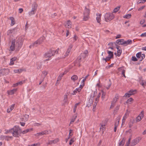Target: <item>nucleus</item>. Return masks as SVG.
I'll use <instances>...</instances> for the list:
<instances>
[{"mask_svg": "<svg viewBox=\"0 0 146 146\" xmlns=\"http://www.w3.org/2000/svg\"><path fill=\"white\" fill-rule=\"evenodd\" d=\"M86 56V55H85L84 54L82 53L77 58V59L78 60V62L79 63H80V60L82 58L84 59V58Z\"/></svg>", "mask_w": 146, "mask_h": 146, "instance_id": "f8f14e48", "label": "nucleus"}, {"mask_svg": "<svg viewBox=\"0 0 146 146\" xmlns=\"http://www.w3.org/2000/svg\"><path fill=\"white\" fill-rule=\"evenodd\" d=\"M78 78V76L76 75H74L71 78V80L75 82Z\"/></svg>", "mask_w": 146, "mask_h": 146, "instance_id": "393cba45", "label": "nucleus"}, {"mask_svg": "<svg viewBox=\"0 0 146 146\" xmlns=\"http://www.w3.org/2000/svg\"><path fill=\"white\" fill-rule=\"evenodd\" d=\"M108 53V56H110L111 58L113 57V52L111 51L107 50Z\"/></svg>", "mask_w": 146, "mask_h": 146, "instance_id": "4be33fe9", "label": "nucleus"}, {"mask_svg": "<svg viewBox=\"0 0 146 146\" xmlns=\"http://www.w3.org/2000/svg\"><path fill=\"white\" fill-rule=\"evenodd\" d=\"M104 17L106 21L109 22L113 19L114 16L112 13H107L105 14Z\"/></svg>", "mask_w": 146, "mask_h": 146, "instance_id": "7ed1b4c3", "label": "nucleus"}, {"mask_svg": "<svg viewBox=\"0 0 146 146\" xmlns=\"http://www.w3.org/2000/svg\"><path fill=\"white\" fill-rule=\"evenodd\" d=\"M9 19L11 21V26H13L15 24V22L14 17H10Z\"/></svg>", "mask_w": 146, "mask_h": 146, "instance_id": "dca6fc26", "label": "nucleus"}, {"mask_svg": "<svg viewBox=\"0 0 146 146\" xmlns=\"http://www.w3.org/2000/svg\"><path fill=\"white\" fill-rule=\"evenodd\" d=\"M32 7L36 10L37 7V5L36 3V2H34L32 5Z\"/></svg>", "mask_w": 146, "mask_h": 146, "instance_id": "bb28decb", "label": "nucleus"}, {"mask_svg": "<svg viewBox=\"0 0 146 146\" xmlns=\"http://www.w3.org/2000/svg\"><path fill=\"white\" fill-rule=\"evenodd\" d=\"M76 117L77 116H76L74 118L72 119L70 122V123H73L75 121V119Z\"/></svg>", "mask_w": 146, "mask_h": 146, "instance_id": "5fc2aeb1", "label": "nucleus"}, {"mask_svg": "<svg viewBox=\"0 0 146 146\" xmlns=\"http://www.w3.org/2000/svg\"><path fill=\"white\" fill-rule=\"evenodd\" d=\"M136 92V90H130L127 93L125 94L124 97H129L131 95L135 94Z\"/></svg>", "mask_w": 146, "mask_h": 146, "instance_id": "0eeeda50", "label": "nucleus"}, {"mask_svg": "<svg viewBox=\"0 0 146 146\" xmlns=\"http://www.w3.org/2000/svg\"><path fill=\"white\" fill-rule=\"evenodd\" d=\"M102 98L103 100L105 98V96L106 95V93L105 92H104L103 91H102Z\"/></svg>", "mask_w": 146, "mask_h": 146, "instance_id": "79ce46f5", "label": "nucleus"}, {"mask_svg": "<svg viewBox=\"0 0 146 146\" xmlns=\"http://www.w3.org/2000/svg\"><path fill=\"white\" fill-rule=\"evenodd\" d=\"M26 130V131L27 132H27L30 131H33V128H30V129H26L25 130Z\"/></svg>", "mask_w": 146, "mask_h": 146, "instance_id": "052dcab7", "label": "nucleus"}, {"mask_svg": "<svg viewBox=\"0 0 146 146\" xmlns=\"http://www.w3.org/2000/svg\"><path fill=\"white\" fill-rule=\"evenodd\" d=\"M96 15L97 16L96 19L97 22L98 23H100L101 21V14L99 13H97L96 14Z\"/></svg>", "mask_w": 146, "mask_h": 146, "instance_id": "4468645a", "label": "nucleus"}, {"mask_svg": "<svg viewBox=\"0 0 146 146\" xmlns=\"http://www.w3.org/2000/svg\"><path fill=\"white\" fill-rule=\"evenodd\" d=\"M109 81H110V82H109V85H108V86L107 87H106V88L107 89H108L110 88V86L111 85V83L110 82V80Z\"/></svg>", "mask_w": 146, "mask_h": 146, "instance_id": "603ef678", "label": "nucleus"}, {"mask_svg": "<svg viewBox=\"0 0 146 146\" xmlns=\"http://www.w3.org/2000/svg\"><path fill=\"white\" fill-rule=\"evenodd\" d=\"M127 42V44H130L132 43V41L131 40H128L127 41H126Z\"/></svg>", "mask_w": 146, "mask_h": 146, "instance_id": "49530a36", "label": "nucleus"}, {"mask_svg": "<svg viewBox=\"0 0 146 146\" xmlns=\"http://www.w3.org/2000/svg\"><path fill=\"white\" fill-rule=\"evenodd\" d=\"M57 52V53L58 52V50H55L52 49L50 50L49 51L46 52L44 54V56L45 58L48 57L50 58L52 56H54L55 53Z\"/></svg>", "mask_w": 146, "mask_h": 146, "instance_id": "f03ea898", "label": "nucleus"}, {"mask_svg": "<svg viewBox=\"0 0 146 146\" xmlns=\"http://www.w3.org/2000/svg\"><path fill=\"white\" fill-rule=\"evenodd\" d=\"M8 94L9 95H13L14 94V93L12 90H11L9 91H8Z\"/></svg>", "mask_w": 146, "mask_h": 146, "instance_id": "de8ad7c7", "label": "nucleus"}, {"mask_svg": "<svg viewBox=\"0 0 146 146\" xmlns=\"http://www.w3.org/2000/svg\"><path fill=\"white\" fill-rule=\"evenodd\" d=\"M90 13V10L89 9H87L86 7H85V9L84 13V15H89Z\"/></svg>", "mask_w": 146, "mask_h": 146, "instance_id": "aec40b11", "label": "nucleus"}, {"mask_svg": "<svg viewBox=\"0 0 146 146\" xmlns=\"http://www.w3.org/2000/svg\"><path fill=\"white\" fill-rule=\"evenodd\" d=\"M128 115H129V113L127 112H126L125 113V114L123 118V119H122L123 122V120L124 121H125V120L127 118V116Z\"/></svg>", "mask_w": 146, "mask_h": 146, "instance_id": "c85d7f7f", "label": "nucleus"}, {"mask_svg": "<svg viewBox=\"0 0 146 146\" xmlns=\"http://www.w3.org/2000/svg\"><path fill=\"white\" fill-rule=\"evenodd\" d=\"M17 129H18V131H19V132L20 133V134L21 135V134L22 133V131L21 129L19 127V126H16Z\"/></svg>", "mask_w": 146, "mask_h": 146, "instance_id": "a19ab883", "label": "nucleus"}, {"mask_svg": "<svg viewBox=\"0 0 146 146\" xmlns=\"http://www.w3.org/2000/svg\"><path fill=\"white\" fill-rule=\"evenodd\" d=\"M125 139L123 138L122 139V140L119 143V145L121 146H123L125 141Z\"/></svg>", "mask_w": 146, "mask_h": 146, "instance_id": "412c9836", "label": "nucleus"}, {"mask_svg": "<svg viewBox=\"0 0 146 146\" xmlns=\"http://www.w3.org/2000/svg\"><path fill=\"white\" fill-rule=\"evenodd\" d=\"M144 111H142L136 117V121L137 122H139L141 121V119L144 116Z\"/></svg>", "mask_w": 146, "mask_h": 146, "instance_id": "6e6552de", "label": "nucleus"}, {"mask_svg": "<svg viewBox=\"0 0 146 146\" xmlns=\"http://www.w3.org/2000/svg\"><path fill=\"white\" fill-rule=\"evenodd\" d=\"M9 72V70L7 68L1 69L0 70V74L2 76L6 75L8 74Z\"/></svg>", "mask_w": 146, "mask_h": 146, "instance_id": "39448f33", "label": "nucleus"}, {"mask_svg": "<svg viewBox=\"0 0 146 146\" xmlns=\"http://www.w3.org/2000/svg\"><path fill=\"white\" fill-rule=\"evenodd\" d=\"M84 17L83 18V20L84 21H87L88 20L89 18V15H84Z\"/></svg>", "mask_w": 146, "mask_h": 146, "instance_id": "5701e85b", "label": "nucleus"}, {"mask_svg": "<svg viewBox=\"0 0 146 146\" xmlns=\"http://www.w3.org/2000/svg\"><path fill=\"white\" fill-rule=\"evenodd\" d=\"M131 140V138L130 137L129 138L128 141L126 143V144L127 145V146H129V145L130 143V141Z\"/></svg>", "mask_w": 146, "mask_h": 146, "instance_id": "8fccbe9b", "label": "nucleus"}, {"mask_svg": "<svg viewBox=\"0 0 146 146\" xmlns=\"http://www.w3.org/2000/svg\"><path fill=\"white\" fill-rule=\"evenodd\" d=\"M139 138H137L133 140L131 143V146H134L137 144L140 140Z\"/></svg>", "mask_w": 146, "mask_h": 146, "instance_id": "1a4fd4ad", "label": "nucleus"}, {"mask_svg": "<svg viewBox=\"0 0 146 146\" xmlns=\"http://www.w3.org/2000/svg\"><path fill=\"white\" fill-rule=\"evenodd\" d=\"M12 134L14 137H19L21 136V135L18 131V129H17L16 126H15L13 128V131Z\"/></svg>", "mask_w": 146, "mask_h": 146, "instance_id": "20e7f679", "label": "nucleus"}, {"mask_svg": "<svg viewBox=\"0 0 146 146\" xmlns=\"http://www.w3.org/2000/svg\"><path fill=\"white\" fill-rule=\"evenodd\" d=\"M74 142V141L73 140V138L71 139L70 141V142H69V145H71Z\"/></svg>", "mask_w": 146, "mask_h": 146, "instance_id": "864d4df0", "label": "nucleus"}, {"mask_svg": "<svg viewBox=\"0 0 146 146\" xmlns=\"http://www.w3.org/2000/svg\"><path fill=\"white\" fill-rule=\"evenodd\" d=\"M146 1V0H140L137 2V4H139L141 3H144Z\"/></svg>", "mask_w": 146, "mask_h": 146, "instance_id": "58836bf2", "label": "nucleus"}, {"mask_svg": "<svg viewBox=\"0 0 146 146\" xmlns=\"http://www.w3.org/2000/svg\"><path fill=\"white\" fill-rule=\"evenodd\" d=\"M67 96H68L67 95H65L64 96V99L63 100V101L64 103H66L67 102Z\"/></svg>", "mask_w": 146, "mask_h": 146, "instance_id": "2f4dec72", "label": "nucleus"}, {"mask_svg": "<svg viewBox=\"0 0 146 146\" xmlns=\"http://www.w3.org/2000/svg\"><path fill=\"white\" fill-rule=\"evenodd\" d=\"M82 53L84 54L85 55H86V56L88 54V50H86L84 52Z\"/></svg>", "mask_w": 146, "mask_h": 146, "instance_id": "774afa93", "label": "nucleus"}, {"mask_svg": "<svg viewBox=\"0 0 146 146\" xmlns=\"http://www.w3.org/2000/svg\"><path fill=\"white\" fill-rule=\"evenodd\" d=\"M24 117L26 118V121L29 118V115L27 114H25L24 115Z\"/></svg>", "mask_w": 146, "mask_h": 146, "instance_id": "bf43d9fd", "label": "nucleus"}, {"mask_svg": "<svg viewBox=\"0 0 146 146\" xmlns=\"http://www.w3.org/2000/svg\"><path fill=\"white\" fill-rule=\"evenodd\" d=\"M136 56L138 58H140V61H142L145 58V55L144 54H141V52H139L136 54Z\"/></svg>", "mask_w": 146, "mask_h": 146, "instance_id": "423d86ee", "label": "nucleus"}, {"mask_svg": "<svg viewBox=\"0 0 146 146\" xmlns=\"http://www.w3.org/2000/svg\"><path fill=\"white\" fill-rule=\"evenodd\" d=\"M73 131V130L70 129L69 130V133L68 135V138L67 139H66V142H67L68 141V140L70 138V137L72 136V134H71V133Z\"/></svg>", "mask_w": 146, "mask_h": 146, "instance_id": "a211bd4d", "label": "nucleus"}, {"mask_svg": "<svg viewBox=\"0 0 146 146\" xmlns=\"http://www.w3.org/2000/svg\"><path fill=\"white\" fill-rule=\"evenodd\" d=\"M48 131L46 130L37 133L35 135L36 136H39L41 135H46L48 134Z\"/></svg>", "mask_w": 146, "mask_h": 146, "instance_id": "9b49d317", "label": "nucleus"}, {"mask_svg": "<svg viewBox=\"0 0 146 146\" xmlns=\"http://www.w3.org/2000/svg\"><path fill=\"white\" fill-rule=\"evenodd\" d=\"M77 38V37L76 35H75L73 38L74 42L76 40Z\"/></svg>", "mask_w": 146, "mask_h": 146, "instance_id": "3c124183", "label": "nucleus"}, {"mask_svg": "<svg viewBox=\"0 0 146 146\" xmlns=\"http://www.w3.org/2000/svg\"><path fill=\"white\" fill-rule=\"evenodd\" d=\"M131 60L133 61H136L138 60L137 58L135 56L132 57Z\"/></svg>", "mask_w": 146, "mask_h": 146, "instance_id": "c03bdc74", "label": "nucleus"}, {"mask_svg": "<svg viewBox=\"0 0 146 146\" xmlns=\"http://www.w3.org/2000/svg\"><path fill=\"white\" fill-rule=\"evenodd\" d=\"M101 95V93H99V94L97 95L95 101H98L99 98L100 97Z\"/></svg>", "mask_w": 146, "mask_h": 146, "instance_id": "37998d69", "label": "nucleus"}, {"mask_svg": "<svg viewBox=\"0 0 146 146\" xmlns=\"http://www.w3.org/2000/svg\"><path fill=\"white\" fill-rule=\"evenodd\" d=\"M145 22V19H142L140 22V24L142 25Z\"/></svg>", "mask_w": 146, "mask_h": 146, "instance_id": "0e129e2a", "label": "nucleus"}, {"mask_svg": "<svg viewBox=\"0 0 146 146\" xmlns=\"http://www.w3.org/2000/svg\"><path fill=\"white\" fill-rule=\"evenodd\" d=\"M119 7H118L115 8L113 10V12L114 13H116L119 10Z\"/></svg>", "mask_w": 146, "mask_h": 146, "instance_id": "e433bc0d", "label": "nucleus"}, {"mask_svg": "<svg viewBox=\"0 0 146 146\" xmlns=\"http://www.w3.org/2000/svg\"><path fill=\"white\" fill-rule=\"evenodd\" d=\"M119 121L118 120L117 122H116L114 126H116V127H117L118 126V124H119Z\"/></svg>", "mask_w": 146, "mask_h": 146, "instance_id": "338daca9", "label": "nucleus"}, {"mask_svg": "<svg viewBox=\"0 0 146 146\" xmlns=\"http://www.w3.org/2000/svg\"><path fill=\"white\" fill-rule=\"evenodd\" d=\"M122 50L121 49H119L117 50V56H119L121 53H122Z\"/></svg>", "mask_w": 146, "mask_h": 146, "instance_id": "f704fd0d", "label": "nucleus"}, {"mask_svg": "<svg viewBox=\"0 0 146 146\" xmlns=\"http://www.w3.org/2000/svg\"><path fill=\"white\" fill-rule=\"evenodd\" d=\"M73 47V45L72 44H70L68 48L67 51L66 53V56H68L70 52V51Z\"/></svg>", "mask_w": 146, "mask_h": 146, "instance_id": "ddd939ff", "label": "nucleus"}, {"mask_svg": "<svg viewBox=\"0 0 146 146\" xmlns=\"http://www.w3.org/2000/svg\"><path fill=\"white\" fill-rule=\"evenodd\" d=\"M119 106H116L114 110L113 113H115L116 112H117L119 109Z\"/></svg>", "mask_w": 146, "mask_h": 146, "instance_id": "c9c22d12", "label": "nucleus"}, {"mask_svg": "<svg viewBox=\"0 0 146 146\" xmlns=\"http://www.w3.org/2000/svg\"><path fill=\"white\" fill-rule=\"evenodd\" d=\"M131 14H128L125 15L123 17L124 18L126 19H129L131 17Z\"/></svg>", "mask_w": 146, "mask_h": 146, "instance_id": "72a5a7b5", "label": "nucleus"}, {"mask_svg": "<svg viewBox=\"0 0 146 146\" xmlns=\"http://www.w3.org/2000/svg\"><path fill=\"white\" fill-rule=\"evenodd\" d=\"M35 13L36 12H35V11L34 10H31V11L29 13V15L31 16L32 15L35 14Z\"/></svg>", "mask_w": 146, "mask_h": 146, "instance_id": "4c0bfd02", "label": "nucleus"}, {"mask_svg": "<svg viewBox=\"0 0 146 146\" xmlns=\"http://www.w3.org/2000/svg\"><path fill=\"white\" fill-rule=\"evenodd\" d=\"M13 131V128L11 129H9V130H7V131H6L5 132V134H7L8 133H12V132Z\"/></svg>", "mask_w": 146, "mask_h": 146, "instance_id": "ea45409f", "label": "nucleus"}, {"mask_svg": "<svg viewBox=\"0 0 146 146\" xmlns=\"http://www.w3.org/2000/svg\"><path fill=\"white\" fill-rule=\"evenodd\" d=\"M45 38L44 36H42L38 40L40 44H41L43 41L45 40Z\"/></svg>", "mask_w": 146, "mask_h": 146, "instance_id": "b1692460", "label": "nucleus"}, {"mask_svg": "<svg viewBox=\"0 0 146 146\" xmlns=\"http://www.w3.org/2000/svg\"><path fill=\"white\" fill-rule=\"evenodd\" d=\"M111 58H111L110 57V56H108L106 58H102V60H105V62H107V61H108V60H110V59H111Z\"/></svg>", "mask_w": 146, "mask_h": 146, "instance_id": "7c9ffc66", "label": "nucleus"}, {"mask_svg": "<svg viewBox=\"0 0 146 146\" xmlns=\"http://www.w3.org/2000/svg\"><path fill=\"white\" fill-rule=\"evenodd\" d=\"M42 73L44 75V76L45 77L48 74V72L46 71H44L42 72Z\"/></svg>", "mask_w": 146, "mask_h": 146, "instance_id": "13d9d810", "label": "nucleus"}, {"mask_svg": "<svg viewBox=\"0 0 146 146\" xmlns=\"http://www.w3.org/2000/svg\"><path fill=\"white\" fill-rule=\"evenodd\" d=\"M15 41L13 40L11 42V44L10 46V49L11 50L13 51L15 49Z\"/></svg>", "mask_w": 146, "mask_h": 146, "instance_id": "9d476101", "label": "nucleus"}, {"mask_svg": "<svg viewBox=\"0 0 146 146\" xmlns=\"http://www.w3.org/2000/svg\"><path fill=\"white\" fill-rule=\"evenodd\" d=\"M125 70H122V74L123 75V76L125 78H126V76L125 75Z\"/></svg>", "mask_w": 146, "mask_h": 146, "instance_id": "4d7b16f0", "label": "nucleus"}, {"mask_svg": "<svg viewBox=\"0 0 146 146\" xmlns=\"http://www.w3.org/2000/svg\"><path fill=\"white\" fill-rule=\"evenodd\" d=\"M14 32V29L9 30L7 32V35H9Z\"/></svg>", "mask_w": 146, "mask_h": 146, "instance_id": "c756f323", "label": "nucleus"}, {"mask_svg": "<svg viewBox=\"0 0 146 146\" xmlns=\"http://www.w3.org/2000/svg\"><path fill=\"white\" fill-rule=\"evenodd\" d=\"M115 103H114L111 102V106L110 107V108H113L114 107V106H115Z\"/></svg>", "mask_w": 146, "mask_h": 146, "instance_id": "6e6d98bb", "label": "nucleus"}, {"mask_svg": "<svg viewBox=\"0 0 146 146\" xmlns=\"http://www.w3.org/2000/svg\"><path fill=\"white\" fill-rule=\"evenodd\" d=\"M23 40L21 38H19L17 40L15 48L16 51L18 52L21 48L23 44Z\"/></svg>", "mask_w": 146, "mask_h": 146, "instance_id": "f257e3e1", "label": "nucleus"}, {"mask_svg": "<svg viewBox=\"0 0 146 146\" xmlns=\"http://www.w3.org/2000/svg\"><path fill=\"white\" fill-rule=\"evenodd\" d=\"M22 71V70L21 69L15 70H14V72L15 73H20Z\"/></svg>", "mask_w": 146, "mask_h": 146, "instance_id": "473e14b6", "label": "nucleus"}, {"mask_svg": "<svg viewBox=\"0 0 146 146\" xmlns=\"http://www.w3.org/2000/svg\"><path fill=\"white\" fill-rule=\"evenodd\" d=\"M133 101V99L132 98H130L128 99L126 101V103H129L131 104V102L132 101Z\"/></svg>", "mask_w": 146, "mask_h": 146, "instance_id": "cd10ccee", "label": "nucleus"}, {"mask_svg": "<svg viewBox=\"0 0 146 146\" xmlns=\"http://www.w3.org/2000/svg\"><path fill=\"white\" fill-rule=\"evenodd\" d=\"M15 106V104H13L11 106H10V107L9 108V110H10L12 111V110L14 109Z\"/></svg>", "mask_w": 146, "mask_h": 146, "instance_id": "a18cd8bd", "label": "nucleus"}, {"mask_svg": "<svg viewBox=\"0 0 146 146\" xmlns=\"http://www.w3.org/2000/svg\"><path fill=\"white\" fill-rule=\"evenodd\" d=\"M66 27L68 28H70L71 27V22L70 20L67 21V24L65 25Z\"/></svg>", "mask_w": 146, "mask_h": 146, "instance_id": "f3484780", "label": "nucleus"}, {"mask_svg": "<svg viewBox=\"0 0 146 146\" xmlns=\"http://www.w3.org/2000/svg\"><path fill=\"white\" fill-rule=\"evenodd\" d=\"M58 141V139H56L54 140H51L49 141L48 144L50 145L52 144L53 143H56Z\"/></svg>", "mask_w": 146, "mask_h": 146, "instance_id": "6ab92c4d", "label": "nucleus"}, {"mask_svg": "<svg viewBox=\"0 0 146 146\" xmlns=\"http://www.w3.org/2000/svg\"><path fill=\"white\" fill-rule=\"evenodd\" d=\"M33 44L34 46L35 47L37 46L38 45L40 44V42H39L38 41V40L34 42L33 43Z\"/></svg>", "mask_w": 146, "mask_h": 146, "instance_id": "a878e982", "label": "nucleus"}, {"mask_svg": "<svg viewBox=\"0 0 146 146\" xmlns=\"http://www.w3.org/2000/svg\"><path fill=\"white\" fill-rule=\"evenodd\" d=\"M24 82V81H20V82H17V83H18V85H21V84H22L23 82Z\"/></svg>", "mask_w": 146, "mask_h": 146, "instance_id": "69168bd1", "label": "nucleus"}, {"mask_svg": "<svg viewBox=\"0 0 146 146\" xmlns=\"http://www.w3.org/2000/svg\"><path fill=\"white\" fill-rule=\"evenodd\" d=\"M124 41V40L123 39H118L115 42L119 44V45H123L122 44V42H123V41Z\"/></svg>", "mask_w": 146, "mask_h": 146, "instance_id": "2eb2a0df", "label": "nucleus"}, {"mask_svg": "<svg viewBox=\"0 0 146 146\" xmlns=\"http://www.w3.org/2000/svg\"><path fill=\"white\" fill-rule=\"evenodd\" d=\"M123 45L124 46H126L128 45L127 44V42L126 41H124L123 42H122Z\"/></svg>", "mask_w": 146, "mask_h": 146, "instance_id": "e2e57ef3", "label": "nucleus"}, {"mask_svg": "<svg viewBox=\"0 0 146 146\" xmlns=\"http://www.w3.org/2000/svg\"><path fill=\"white\" fill-rule=\"evenodd\" d=\"M141 37H146V32L142 33L140 35Z\"/></svg>", "mask_w": 146, "mask_h": 146, "instance_id": "680f3d73", "label": "nucleus"}, {"mask_svg": "<svg viewBox=\"0 0 146 146\" xmlns=\"http://www.w3.org/2000/svg\"><path fill=\"white\" fill-rule=\"evenodd\" d=\"M105 125L101 124V127H100V130H101V129H102L103 130V129H105Z\"/></svg>", "mask_w": 146, "mask_h": 146, "instance_id": "09e8293b", "label": "nucleus"}]
</instances>
